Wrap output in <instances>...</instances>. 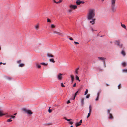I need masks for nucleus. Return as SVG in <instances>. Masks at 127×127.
<instances>
[{"label": "nucleus", "mask_w": 127, "mask_h": 127, "mask_svg": "<svg viewBox=\"0 0 127 127\" xmlns=\"http://www.w3.org/2000/svg\"><path fill=\"white\" fill-rule=\"evenodd\" d=\"M95 16V10L94 9H91L89 10L87 15V18L88 20H90V23L92 25L95 23L96 19L94 18Z\"/></svg>", "instance_id": "nucleus-1"}, {"label": "nucleus", "mask_w": 127, "mask_h": 127, "mask_svg": "<svg viewBox=\"0 0 127 127\" xmlns=\"http://www.w3.org/2000/svg\"><path fill=\"white\" fill-rule=\"evenodd\" d=\"M23 110L26 113H27L29 115H31L32 113L31 111L30 110H28L25 108H23Z\"/></svg>", "instance_id": "nucleus-2"}, {"label": "nucleus", "mask_w": 127, "mask_h": 127, "mask_svg": "<svg viewBox=\"0 0 127 127\" xmlns=\"http://www.w3.org/2000/svg\"><path fill=\"white\" fill-rule=\"evenodd\" d=\"M53 33L57 34L59 35H61L62 36H64V33L63 32H60L55 31H53Z\"/></svg>", "instance_id": "nucleus-3"}, {"label": "nucleus", "mask_w": 127, "mask_h": 127, "mask_svg": "<svg viewBox=\"0 0 127 127\" xmlns=\"http://www.w3.org/2000/svg\"><path fill=\"white\" fill-rule=\"evenodd\" d=\"M63 74L61 73L57 75V78L59 80H60L62 79Z\"/></svg>", "instance_id": "nucleus-4"}, {"label": "nucleus", "mask_w": 127, "mask_h": 127, "mask_svg": "<svg viewBox=\"0 0 127 127\" xmlns=\"http://www.w3.org/2000/svg\"><path fill=\"white\" fill-rule=\"evenodd\" d=\"M111 9L112 12H115L116 11V8L115 7V5L111 6Z\"/></svg>", "instance_id": "nucleus-5"}, {"label": "nucleus", "mask_w": 127, "mask_h": 127, "mask_svg": "<svg viewBox=\"0 0 127 127\" xmlns=\"http://www.w3.org/2000/svg\"><path fill=\"white\" fill-rule=\"evenodd\" d=\"M89 113L88 114L87 118H88L90 116L92 112V106L91 105L89 106Z\"/></svg>", "instance_id": "nucleus-6"}, {"label": "nucleus", "mask_w": 127, "mask_h": 127, "mask_svg": "<svg viewBox=\"0 0 127 127\" xmlns=\"http://www.w3.org/2000/svg\"><path fill=\"white\" fill-rule=\"evenodd\" d=\"M80 89H79L77 91L76 93H75V94L74 95V98H73V100L75 98V97L76 96V95H78L79 93H80Z\"/></svg>", "instance_id": "nucleus-7"}, {"label": "nucleus", "mask_w": 127, "mask_h": 127, "mask_svg": "<svg viewBox=\"0 0 127 127\" xmlns=\"http://www.w3.org/2000/svg\"><path fill=\"white\" fill-rule=\"evenodd\" d=\"M69 7L71 9H75L77 8V6L76 5H73L71 4L70 5Z\"/></svg>", "instance_id": "nucleus-8"}, {"label": "nucleus", "mask_w": 127, "mask_h": 127, "mask_svg": "<svg viewBox=\"0 0 127 127\" xmlns=\"http://www.w3.org/2000/svg\"><path fill=\"white\" fill-rule=\"evenodd\" d=\"M98 59L99 60L102 61L105 64V60L106 58L104 57H98Z\"/></svg>", "instance_id": "nucleus-9"}, {"label": "nucleus", "mask_w": 127, "mask_h": 127, "mask_svg": "<svg viewBox=\"0 0 127 127\" xmlns=\"http://www.w3.org/2000/svg\"><path fill=\"white\" fill-rule=\"evenodd\" d=\"M84 1H82L79 0H77L76 1V3L78 5H79L80 3H84Z\"/></svg>", "instance_id": "nucleus-10"}, {"label": "nucleus", "mask_w": 127, "mask_h": 127, "mask_svg": "<svg viewBox=\"0 0 127 127\" xmlns=\"http://www.w3.org/2000/svg\"><path fill=\"white\" fill-rule=\"evenodd\" d=\"M120 40H116L114 42V43L115 45H117V46L119 45L120 43Z\"/></svg>", "instance_id": "nucleus-11"}, {"label": "nucleus", "mask_w": 127, "mask_h": 127, "mask_svg": "<svg viewBox=\"0 0 127 127\" xmlns=\"http://www.w3.org/2000/svg\"><path fill=\"white\" fill-rule=\"evenodd\" d=\"M118 46L121 49L124 48L123 44L122 43H121V42H120Z\"/></svg>", "instance_id": "nucleus-12"}, {"label": "nucleus", "mask_w": 127, "mask_h": 127, "mask_svg": "<svg viewBox=\"0 0 127 127\" xmlns=\"http://www.w3.org/2000/svg\"><path fill=\"white\" fill-rule=\"evenodd\" d=\"M121 53L124 57H125L126 56V53L124 49L122 50Z\"/></svg>", "instance_id": "nucleus-13"}, {"label": "nucleus", "mask_w": 127, "mask_h": 127, "mask_svg": "<svg viewBox=\"0 0 127 127\" xmlns=\"http://www.w3.org/2000/svg\"><path fill=\"white\" fill-rule=\"evenodd\" d=\"M116 0H111V6L115 5V3Z\"/></svg>", "instance_id": "nucleus-14"}, {"label": "nucleus", "mask_w": 127, "mask_h": 127, "mask_svg": "<svg viewBox=\"0 0 127 127\" xmlns=\"http://www.w3.org/2000/svg\"><path fill=\"white\" fill-rule=\"evenodd\" d=\"M47 56L49 57H54V56L53 55H52L51 54H50L49 53H47Z\"/></svg>", "instance_id": "nucleus-15"}, {"label": "nucleus", "mask_w": 127, "mask_h": 127, "mask_svg": "<svg viewBox=\"0 0 127 127\" xmlns=\"http://www.w3.org/2000/svg\"><path fill=\"white\" fill-rule=\"evenodd\" d=\"M36 67L38 68H40L41 67V66L39 64H38L37 63H36Z\"/></svg>", "instance_id": "nucleus-16"}, {"label": "nucleus", "mask_w": 127, "mask_h": 127, "mask_svg": "<svg viewBox=\"0 0 127 127\" xmlns=\"http://www.w3.org/2000/svg\"><path fill=\"white\" fill-rule=\"evenodd\" d=\"M79 67H78L77 68H76L75 70V74H78V70L79 69Z\"/></svg>", "instance_id": "nucleus-17"}, {"label": "nucleus", "mask_w": 127, "mask_h": 127, "mask_svg": "<svg viewBox=\"0 0 127 127\" xmlns=\"http://www.w3.org/2000/svg\"><path fill=\"white\" fill-rule=\"evenodd\" d=\"M70 77L71 78V81L72 82L74 80V76L73 75H71Z\"/></svg>", "instance_id": "nucleus-18"}, {"label": "nucleus", "mask_w": 127, "mask_h": 127, "mask_svg": "<svg viewBox=\"0 0 127 127\" xmlns=\"http://www.w3.org/2000/svg\"><path fill=\"white\" fill-rule=\"evenodd\" d=\"M121 26L122 27L124 28L126 30H127L125 24H122L121 23Z\"/></svg>", "instance_id": "nucleus-19"}, {"label": "nucleus", "mask_w": 127, "mask_h": 127, "mask_svg": "<svg viewBox=\"0 0 127 127\" xmlns=\"http://www.w3.org/2000/svg\"><path fill=\"white\" fill-rule=\"evenodd\" d=\"M99 95H100V93H97V98H96V99H95L96 101H97L98 100L99 98Z\"/></svg>", "instance_id": "nucleus-20"}, {"label": "nucleus", "mask_w": 127, "mask_h": 127, "mask_svg": "<svg viewBox=\"0 0 127 127\" xmlns=\"http://www.w3.org/2000/svg\"><path fill=\"white\" fill-rule=\"evenodd\" d=\"M25 65V64H20L19 65V66L20 67H22Z\"/></svg>", "instance_id": "nucleus-21"}, {"label": "nucleus", "mask_w": 127, "mask_h": 127, "mask_svg": "<svg viewBox=\"0 0 127 127\" xmlns=\"http://www.w3.org/2000/svg\"><path fill=\"white\" fill-rule=\"evenodd\" d=\"M4 115H5V114H3L2 113V111H0V117H1L2 116Z\"/></svg>", "instance_id": "nucleus-22"}, {"label": "nucleus", "mask_w": 127, "mask_h": 127, "mask_svg": "<svg viewBox=\"0 0 127 127\" xmlns=\"http://www.w3.org/2000/svg\"><path fill=\"white\" fill-rule=\"evenodd\" d=\"M84 98H83L81 99V102L82 104L83 105L84 104Z\"/></svg>", "instance_id": "nucleus-23"}, {"label": "nucleus", "mask_w": 127, "mask_h": 127, "mask_svg": "<svg viewBox=\"0 0 127 127\" xmlns=\"http://www.w3.org/2000/svg\"><path fill=\"white\" fill-rule=\"evenodd\" d=\"M109 114V119H112L113 118V117L112 114Z\"/></svg>", "instance_id": "nucleus-24"}, {"label": "nucleus", "mask_w": 127, "mask_h": 127, "mask_svg": "<svg viewBox=\"0 0 127 127\" xmlns=\"http://www.w3.org/2000/svg\"><path fill=\"white\" fill-rule=\"evenodd\" d=\"M5 77L8 80H10L11 79V78L9 77H8L6 76H5Z\"/></svg>", "instance_id": "nucleus-25"}, {"label": "nucleus", "mask_w": 127, "mask_h": 127, "mask_svg": "<svg viewBox=\"0 0 127 127\" xmlns=\"http://www.w3.org/2000/svg\"><path fill=\"white\" fill-rule=\"evenodd\" d=\"M49 61L50 62H52L53 63H55V61H54V59H50L49 60Z\"/></svg>", "instance_id": "nucleus-26"}, {"label": "nucleus", "mask_w": 127, "mask_h": 127, "mask_svg": "<svg viewBox=\"0 0 127 127\" xmlns=\"http://www.w3.org/2000/svg\"><path fill=\"white\" fill-rule=\"evenodd\" d=\"M35 29L36 30H37L39 27V25L38 24H37L35 26Z\"/></svg>", "instance_id": "nucleus-27"}, {"label": "nucleus", "mask_w": 127, "mask_h": 127, "mask_svg": "<svg viewBox=\"0 0 127 127\" xmlns=\"http://www.w3.org/2000/svg\"><path fill=\"white\" fill-rule=\"evenodd\" d=\"M51 28H54L55 27V26L54 24H51Z\"/></svg>", "instance_id": "nucleus-28"}, {"label": "nucleus", "mask_w": 127, "mask_h": 127, "mask_svg": "<svg viewBox=\"0 0 127 127\" xmlns=\"http://www.w3.org/2000/svg\"><path fill=\"white\" fill-rule=\"evenodd\" d=\"M81 125V124H80L79 123H77L75 124V125L77 127H78V126L80 125Z\"/></svg>", "instance_id": "nucleus-29"}, {"label": "nucleus", "mask_w": 127, "mask_h": 127, "mask_svg": "<svg viewBox=\"0 0 127 127\" xmlns=\"http://www.w3.org/2000/svg\"><path fill=\"white\" fill-rule=\"evenodd\" d=\"M41 64L45 66H46L48 65L47 64H45L44 63H41L40 64Z\"/></svg>", "instance_id": "nucleus-30"}, {"label": "nucleus", "mask_w": 127, "mask_h": 127, "mask_svg": "<svg viewBox=\"0 0 127 127\" xmlns=\"http://www.w3.org/2000/svg\"><path fill=\"white\" fill-rule=\"evenodd\" d=\"M88 89H86V91L85 92V94H84V95H86L88 93Z\"/></svg>", "instance_id": "nucleus-31"}, {"label": "nucleus", "mask_w": 127, "mask_h": 127, "mask_svg": "<svg viewBox=\"0 0 127 127\" xmlns=\"http://www.w3.org/2000/svg\"><path fill=\"white\" fill-rule=\"evenodd\" d=\"M12 120H11V119H9L7 120V122H11Z\"/></svg>", "instance_id": "nucleus-32"}, {"label": "nucleus", "mask_w": 127, "mask_h": 127, "mask_svg": "<svg viewBox=\"0 0 127 127\" xmlns=\"http://www.w3.org/2000/svg\"><path fill=\"white\" fill-rule=\"evenodd\" d=\"M61 86L63 87H65V86L62 83H61Z\"/></svg>", "instance_id": "nucleus-33"}, {"label": "nucleus", "mask_w": 127, "mask_h": 127, "mask_svg": "<svg viewBox=\"0 0 127 127\" xmlns=\"http://www.w3.org/2000/svg\"><path fill=\"white\" fill-rule=\"evenodd\" d=\"M47 22H51V20L49 19L48 18H47Z\"/></svg>", "instance_id": "nucleus-34"}, {"label": "nucleus", "mask_w": 127, "mask_h": 127, "mask_svg": "<svg viewBox=\"0 0 127 127\" xmlns=\"http://www.w3.org/2000/svg\"><path fill=\"white\" fill-rule=\"evenodd\" d=\"M90 94H88L86 96V98H89V97L90 96Z\"/></svg>", "instance_id": "nucleus-35"}, {"label": "nucleus", "mask_w": 127, "mask_h": 127, "mask_svg": "<svg viewBox=\"0 0 127 127\" xmlns=\"http://www.w3.org/2000/svg\"><path fill=\"white\" fill-rule=\"evenodd\" d=\"M123 72H127V69H123Z\"/></svg>", "instance_id": "nucleus-36"}, {"label": "nucleus", "mask_w": 127, "mask_h": 127, "mask_svg": "<svg viewBox=\"0 0 127 127\" xmlns=\"http://www.w3.org/2000/svg\"><path fill=\"white\" fill-rule=\"evenodd\" d=\"M76 80H78L79 79L78 76L77 75H76Z\"/></svg>", "instance_id": "nucleus-37"}, {"label": "nucleus", "mask_w": 127, "mask_h": 127, "mask_svg": "<svg viewBox=\"0 0 127 127\" xmlns=\"http://www.w3.org/2000/svg\"><path fill=\"white\" fill-rule=\"evenodd\" d=\"M62 0H60L59 1L57 2V3H59L61 2Z\"/></svg>", "instance_id": "nucleus-38"}, {"label": "nucleus", "mask_w": 127, "mask_h": 127, "mask_svg": "<svg viewBox=\"0 0 127 127\" xmlns=\"http://www.w3.org/2000/svg\"><path fill=\"white\" fill-rule=\"evenodd\" d=\"M72 11L71 9H69L68 10V12L69 13H71Z\"/></svg>", "instance_id": "nucleus-39"}, {"label": "nucleus", "mask_w": 127, "mask_h": 127, "mask_svg": "<svg viewBox=\"0 0 127 127\" xmlns=\"http://www.w3.org/2000/svg\"><path fill=\"white\" fill-rule=\"evenodd\" d=\"M21 62V60H19V61H18L17 62L18 64H20Z\"/></svg>", "instance_id": "nucleus-40"}, {"label": "nucleus", "mask_w": 127, "mask_h": 127, "mask_svg": "<svg viewBox=\"0 0 127 127\" xmlns=\"http://www.w3.org/2000/svg\"><path fill=\"white\" fill-rule=\"evenodd\" d=\"M111 110V109H109V110H108L107 111V112L109 114H111L110 113V112Z\"/></svg>", "instance_id": "nucleus-41"}, {"label": "nucleus", "mask_w": 127, "mask_h": 127, "mask_svg": "<svg viewBox=\"0 0 127 127\" xmlns=\"http://www.w3.org/2000/svg\"><path fill=\"white\" fill-rule=\"evenodd\" d=\"M121 84H119L118 86V88L119 89H120L121 88Z\"/></svg>", "instance_id": "nucleus-42"}, {"label": "nucleus", "mask_w": 127, "mask_h": 127, "mask_svg": "<svg viewBox=\"0 0 127 127\" xmlns=\"http://www.w3.org/2000/svg\"><path fill=\"white\" fill-rule=\"evenodd\" d=\"M73 123L71 122V121L69 122V123L71 125H72L73 124Z\"/></svg>", "instance_id": "nucleus-43"}, {"label": "nucleus", "mask_w": 127, "mask_h": 127, "mask_svg": "<svg viewBox=\"0 0 127 127\" xmlns=\"http://www.w3.org/2000/svg\"><path fill=\"white\" fill-rule=\"evenodd\" d=\"M74 42L75 44H79V43L76 41H74Z\"/></svg>", "instance_id": "nucleus-44"}, {"label": "nucleus", "mask_w": 127, "mask_h": 127, "mask_svg": "<svg viewBox=\"0 0 127 127\" xmlns=\"http://www.w3.org/2000/svg\"><path fill=\"white\" fill-rule=\"evenodd\" d=\"M48 111H49V113H50L51 112H52V110H51V109H49V110H48Z\"/></svg>", "instance_id": "nucleus-45"}, {"label": "nucleus", "mask_w": 127, "mask_h": 127, "mask_svg": "<svg viewBox=\"0 0 127 127\" xmlns=\"http://www.w3.org/2000/svg\"><path fill=\"white\" fill-rule=\"evenodd\" d=\"M10 117H11V118H14L15 117L14 116H11Z\"/></svg>", "instance_id": "nucleus-46"}, {"label": "nucleus", "mask_w": 127, "mask_h": 127, "mask_svg": "<svg viewBox=\"0 0 127 127\" xmlns=\"http://www.w3.org/2000/svg\"><path fill=\"white\" fill-rule=\"evenodd\" d=\"M69 39L70 40H73V39L71 37H70L69 38Z\"/></svg>", "instance_id": "nucleus-47"}, {"label": "nucleus", "mask_w": 127, "mask_h": 127, "mask_svg": "<svg viewBox=\"0 0 127 127\" xmlns=\"http://www.w3.org/2000/svg\"><path fill=\"white\" fill-rule=\"evenodd\" d=\"M82 120H81L80 121L79 123L80 124H81V123H82Z\"/></svg>", "instance_id": "nucleus-48"}, {"label": "nucleus", "mask_w": 127, "mask_h": 127, "mask_svg": "<svg viewBox=\"0 0 127 127\" xmlns=\"http://www.w3.org/2000/svg\"><path fill=\"white\" fill-rule=\"evenodd\" d=\"M71 120V119H67V121H70Z\"/></svg>", "instance_id": "nucleus-49"}, {"label": "nucleus", "mask_w": 127, "mask_h": 127, "mask_svg": "<svg viewBox=\"0 0 127 127\" xmlns=\"http://www.w3.org/2000/svg\"><path fill=\"white\" fill-rule=\"evenodd\" d=\"M53 1L54 2L57 3V2H56L55 0H53Z\"/></svg>", "instance_id": "nucleus-50"}, {"label": "nucleus", "mask_w": 127, "mask_h": 127, "mask_svg": "<svg viewBox=\"0 0 127 127\" xmlns=\"http://www.w3.org/2000/svg\"><path fill=\"white\" fill-rule=\"evenodd\" d=\"M76 86V83H75L73 85V86L74 87H75Z\"/></svg>", "instance_id": "nucleus-51"}, {"label": "nucleus", "mask_w": 127, "mask_h": 127, "mask_svg": "<svg viewBox=\"0 0 127 127\" xmlns=\"http://www.w3.org/2000/svg\"><path fill=\"white\" fill-rule=\"evenodd\" d=\"M70 103V101L69 100H68L67 102V103L68 104Z\"/></svg>", "instance_id": "nucleus-52"}, {"label": "nucleus", "mask_w": 127, "mask_h": 127, "mask_svg": "<svg viewBox=\"0 0 127 127\" xmlns=\"http://www.w3.org/2000/svg\"><path fill=\"white\" fill-rule=\"evenodd\" d=\"M64 119L65 120H67V119L66 117H64Z\"/></svg>", "instance_id": "nucleus-53"}, {"label": "nucleus", "mask_w": 127, "mask_h": 127, "mask_svg": "<svg viewBox=\"0 0 127 127\" xmlns=\"http://www.w3.org/2000/svg\"><path fill=\"white\" fill-rule=\"evenodd\" d=\"M16 114H17V113H15V114H14V115H16Z\"/></svg>", "instance_id": "nucleus-54"}, {"label": "nucleus", "mask_w": 127, "mask_h": 127, "mask_svg": "<svg viewBox=\"0 0 127 127\" xmlns=\"http://www.w3.org/2000/svg\"><path fill=\"white\" fill-rule=\"evenodd\" d=\"M106 86H109V84H106Z\"/></svg>", "instance_id": "nucleus-55"}, {"label": "nucleus", "mask_w": 127, "mask_h": 127, "mask_svg": "<svg viewBox=\"0 0 127 127\" xmlns=\"http://www.w3.org/2000/svg\"><path fill=\"white\" fill-rule=\"evenodd\" d=\"M2 64V63H1V62H0V64Z\"/></svg>", "instance_id": "nucleus-56"}, {"label": "nucleus", "mask_w": 127, "mask_h": 127, "mask_svg": "<svg viewBox=\"0 0 127 127\" xmlns=\"http://www.w3.org/2000/svg\"><path fill=\"white\" fill-rule=\"evenodd\" d=\"M79 82L80 81V80L79 79L78 80Z\"/></svg>", "instance_id": "nucleus-57"}, {"label": "nucleus", "mask_w": 127, "mask_h": 127, "mask_svg": "<svg viewBox=\"0 0 127 127\" xmlns=\"http://www.w3.org/2000/svg\"><path fill=\"white\" fill-rule=\"evenodd\" d=\"M3 64L4 65H5L6 64H5V63H4Z\"/></svg>", "instance_id": "nucleus-58"}, {"label": "nucleus", "mask_w": 127, "mask_h": 127, "mask_svg": "<svg viewBox=\"0 0 127 127\" xmlns=\"http://www.w3.org/2000/svg\"><path fill=\"white\" fill-rule=\"evenodd\" d=\"M101 0L102 1V2H103V0Z\"/></svg>", "instance_id": "nucleus-59"}, {"label": "nucleus", "mask_w": 127, "mask_h": 127, "mask_svg": "<svg viewBox=\"0 0 127 127\" xmlns=\"http://www.w3.org/2000/svg\"><path fill=\"white\" fill-rule=\"evenodd\" d=\"M92 31H94V30H93V29H92Z\"/></svg>", "instance_id": "nucleus-60"}]
</instances>
